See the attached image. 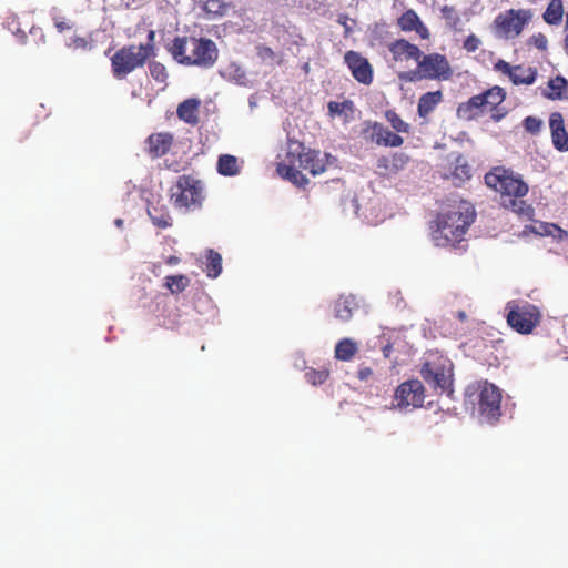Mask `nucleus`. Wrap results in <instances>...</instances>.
I'll list each match as a JSON object with an SVG mask.
<instances>
[{
  "mask_svg": "<svg viewBox=\"0 0 568 568\" xmlns=\"http://www.w3.org/2000/svg\"><path fill=\"white\" fill-rule=\"evenodd\" d=\"M151 77L159 83H165L169 77L164 64L158 61H153L149 64Z\"/></svg>",
  "mask_w": 568,
  "mask_h": 568,
  "instance_id": "nucleus-38",
  "label": "nucleus"
},
{
  "mask_svg": "<svg viewBox=\"0 0 568 568\" xmlns=\"http://www.w3.org/2000/svg\"><path fill=\"white\" fill-rule=\"evenodd\" d=\"M480 40L478 37H476L475 34H469L465 40H464V43H463V48L467 51V52H475L479 45H480Z\"/></svg>",
  "mask_w": 568,
  "mask_h": 568,
  "instance_id": "nucleus-43",
  "label": "nucleus"
},
{
  "mask_svg": "<svg viewBox=\"0 0 568 568\" xmlns=\"http://www.w3.org/2000/svg\"><path fill=\"white\" fill-rule=\"evenodd\" d=\"M523 126L526 132L530 134H538L542 128V121L537 116H526L523 121Z\"/></svg>",
  "mask_w": 568,
  "mask_h": 568,
  "instance_id": "nucleus-39",
  "label": "nucleus"
},
{
  "mask_svg": "<svg viewBox=\"0 0 568 568\" xmlns=\"http://www.w3.org/2000/svg\"><path fill=\"white\" fill-rule=\"evenodd\" d=\"M508 325L521 335H528L540 324L539 308L528 302L510 301L506 305Z\"/></svg>",
  "mask_w": 568,
  "mask_h": 568,
  "instance_id": "nucleus-10",
  "label": "nucleus"
},
{
  "mask_svg": "<svg viewBox=\"0 0 568 568\" xmlns=\"http://www.w3.org/2000/svg\"><path fill=\"white\" fill-rule=\"evenodd\" d=\"M174 141L173 134L169 132L153 133L146 139V152L152 159L165 155Z\"/></svg>",
  "mask_w": 568,
  "mask_h": 568,
  "instance_id": "nucleus-20",
  "label": "nucleus"
},
{
  "mask_svg": "<svg viewBox=\"0 0 568 568\" xmlns=\"http://www.w3.org/2000/svg\"><path fill=\"white\" fill-rule=\"evenodd\" d=\"M148 214L152 223L160 229H166L172 225L168 206L162 204L160 199L156 202L151 201L149 203Z\"/></svg>",
  "mask_w": 568,
  "mask_h": 568,
  "instance_id": "nucleus-23",
  "label": "nucleus"
},
{
  "mask_svg": "<svg viewBox=\"0 0 568 568\" xmlns=\"http://www.w3.org/2000/svg\"><path fill=\"white\" fill-rule=\"evenodd\" d=\"M564 16V6L561 0H550L546 11L542 14L544 20L548 24H559Z\"/></svg>",
  "mask_w": 568,
  "mask_h": 568,
  "instance_id": "nucleus-30",
  "label": "nucleus"
},
{
  "mask_svg": "<svg viewBox=\"0 0 568 568\" xmlns=\"http://www.w3.org/2000/svg\"><path fill=\"white\" fill-rule=\"evenodd\" d=\"M355 303L351 297H339L335 302V316L341 321H348L353 315Z\"/></svg>",
  "mask_w": 568,
  "mask_h": 568,
  "instance_id": "nucleus-33",
  "label": "nucleus"
},
{
  "mask_svg": "<svg viewBox=\"0 0 568 568\" xmlns=\"http://www.w3.org/2000/svg\"><path fill=\"white\" fill-rule=\"evenodd\" d=\"M165 263H166L168 265H171V266H172V265H176V264H179V263H180V257H178V256H175V255H171V256H169V257L165 260Z\"/></svg>",
  "mask_w": 568,
  "mask_h": 568,
  "instance_id": "nucleus-47",
  "label": "nucleus"
},
{
  "mask_svg": "<svg viewBox=\"0 0 568 568\" xmlns=\"http://www.w3.org/2000/svg\"><path fill=\"white\" fill-rule=\"evenodd\" d=\"M542 95L549 100H567L568 99V81L561 75H557L548 81V89Z\"/></svg>",
  "mask_w": 568,
  "mask_h": 568,
  "instance_id": "nucleus-24",
  "label": "nucleus"
},
{
  "mask_svg": "<svg viewBox=\"0 0 568 568\" xmlns=\"http://www.w3.org/2000/svg\"><path fill=\"white\" fill-rule=\"evenodd\" d=\"M442 98L443 94L440 91L424 93L418 100V115L422 118H426L429 113H432L435 110L436 105L442 101Z\"/></svg>",
  "mask_w": 568,
  "mask_h": 568,
  "instance_id": "nucleus-26",
  "label": "nucleus"
},
{
  "mask_svg": "<svg viewBox=\"0 0 568 568\" xmlns=\"http://www.w3.org/2000/svg\"><path fill=\"white\" fill-rule=\"evenodd\" d=\"M217 172L223 176H234L240 173L237 158L231 154H222L217 159Z\"/></svg>",
  "mask_w": 568,
  "mask_h": 568,
  "instance_id": "nucleus-28",
  "label": "nucleus"
},
{
  "mask_svg": "<svg viewBox=\"0 0 568 568\" xmlns=\"http://www.w3.org/2000/svg\"><path fill=\"white\" fill-rule=\"evenodd\" d=\"M201 9L205 12L207 18L214 19L226 13L227 3L222 0H204Z\"/></svg>",
  "mask_w": 568,
  "mask_h": 568,
  "instance_id": "nucleus-32",
  "label": "nucleus"
},
{
  "mask_svg": "<svg viewBox=\"0 0 568 568\" xmlns=\"http://www.w3.org/2000/svg\"><path fill=\"white\" fill-rule=\"evenodd\" d=\"M155 31L148 32V42L144 44L124 45L111 57L112 74L118 80L125 79L130 73L142 68L148 59L155 55Z\"/></svg>",
  "mask_w": 568,
  "mask_h": 568,
  "instance_id": "nucleus-5",
  "label": "nucleus"
},
{
  "mask_svg": "<svg viewBox=\"0 0 568 568\" xmlns=\"http://www.w3.org/2000/svg\"><path fill=\"white\" fill-rule=\"evenodd\" d=\"M287 163H278L276 171L285 180L290 181L298 187H304L308 184V179L297 169V161L295 160V152L290 150L286 154Z\"/></svg>",
  "mask_w": 568,
  "mask_h": 568,
  "instance_id": "nucleus-18",
  "label": "nucleus"
},
{
  "mask_svg": "<svg viewBox=\"0 0 568 568\" xmlns=\"http://www.w3.org/2000/svg\"><path fill=\"white\" fill-rule=\"evenodd\" d=\"M329 376V371L327 368L322 369H310L305 373V378L307 383L312 384L313 386L322 385L324 384Z\"/></svg>",
  "mask_w": 568,
  "mask_h": 568,
  "instance_id": "nucleus-35",
  "label": "nucleus"
},
{
  "mask_svg": "<svg viewBox=\"0 0 568 568\" xmlns=\"http://www.w3.org/2000/svg\"><path fill=\"white\" fill-rule=\"evenodd\" d=\"M358 352V345L351 338L341 339L335 346V358L343 362L351 361Z\"/></svg>",
  "mask_w": 568,
  "mask_h": 568,
  "instance_id": "nucleus-29",
  "label": "nucleus"
},
{
  "mask_svg": "<svg viewBox=\"0 0 568 568\" xmlns=\"http://www.w3.org/2000/svg\"><path fill=\"white\" fill-rule=\"evenodd\" d=\"M344 60L356 81L366 85L373 82V68L365 57L356 51H347Z\"/></svg>",
  "mask_w": 568,
  "mask_h": 568,
  "instance_id": "nucleus-16",
  "label": "nucleus"
},
{
  "mask_svg": "<svg viewBox=\"0 0 568 568\" xmlns=\"http://www.w3.org/2000/svg\"><path fill=\"white\" fill-rule=\"evenodd\" d=\"M485 183L500 194V203L505 209L521 216H532V206L524 200L529 187L519 174L497 166L486 173Z\"/></svg>",
  "mask_w": 568,
  "mask_h": 568,
  "instance_id": "nucleus-1",
  "label": "nucleus"
},
{
  "mask_svg": "<svg viewBox=\"0 0 568 568\" xmlns=\"http://www.w3.org/2000/svg\"><path fill=\"white\" fill-rule=\"evenodd\" d=\"M386 119L392 128L398 133H408L410 125L405 122L395 111H387Z\"/></svg>",
  "mask_w": 568,
  "mask_h": 568,
  "instance_id": "nucleus-36",
  "label": "nucleus"
},
{
  "mask_svg": "<svg viewBox=\"0 0 568 568\" xmlns=\"http://www.w3.org/2000/svg\"><path fill=\"white\" fill-rule=\"evenodd\" d=\"M494 69L509 78L514 85L535 83L538 71L534 67L525 68L520 64L510 65L507 61L499 59L494 64Z\"/></svg>",
  "mask_w": 568,
  "mask_h": 568,
  "instance_id": "nucleus-15",
  "label": "nucleus"
},
{
  "mask_svg": "<svg viewBox=\"0 0 568 568\" xmlns=\"http://www.w3.org/2000/svg\"><path fill=\"white\" fill-rule=\"evenodd\" d=\"M206 267L205 273L211 278H216L222 272V256L220 253L210 248L206 252Z\"/></svg>",
  "mask_w": 568,
  "mask_h": 568,
  "instance_id": "nucleus-31",
  "label": "nucleus"
},
{
  "mask_svg": "<svg viewBox=\"0 0 568 568\" xmlns=\"http://www.w3.org/2000/svg\"><path fill=\"white\" fill-rule=\"evenodd\" d=\"M200 101L196 99H187L179 104L178 116L185 123L195 125L199 122Z\"/></svg>",
  "mask_w": 568,
  "mask_h": 568,
  "instance_id": "nucleus-25",
  "label": "nucleus"
},
{
  "mask_svg": "<svg viewBox=\"0 0 568 568\" xmlns=\"http://www.w3.org/2000/svg\"><path fill=\"white\" fill-rule=\"evenodd\" d=\"M475 216V210L469 202H455L437 215L436 227L432 232L433 241L437 246H455L464 240Z\"/></svg>",
  "mask_w": 568,
  "mask_h": 568,
  "instance_id": "nucleus-2",
  "label": "nucleus"
},
{
  "mask_svg": "<svg viewBox=\"0 0 568 568\" xmlns=\"http://www.w3.org/2000/svg\"><path fill=\"white\" fill-rule=\"evenodd\" d=\"M456 317L460 321V322H465L467 320V314L465 311H458L456 313Z\"/></svg>",
  "mask_w": 568,
  "mask_h": 568,
  "instance_id": "nucleus-48",
  "label": "nucleus"
},
{
  "mask_svg": "<svg viewBox=\"0 0 568 568\" xmlns=\"http://www.w3.org/2000/svg\"><path fill=\"white\" fill-rule=\"evenodd\" d=\"M388 51L392 55L393 64L399 67H408L410 63L417 64L423 57V51L404 38L390 42Z\"/></svg>",
  "mask_w": 568,
  "mask_h": 568,
  "instance_id": "nucleus-14",
  "label": "nucleus"
},
{
  "mask_svg": "<svg viewBox=\"0 0 568 568\" xmlns=\"http://www.w3.org/2000/svg\"><path fill=\"white\" fill-rule=\"evenodd\" d=\"M115 225H116L118 227H121V226L123 225V220H121V219H116V220H115Z\"/></svg>",
  "mask_w": 568,
  "mask_h": 568,
  "instance_id": "nucleus-49",
  "label": "nucleus"
},
{
  "mask_svg": "<svg viewBox=\"0 0 568 568\" xmlns=\"http://www.w3.org/2000/svg\"><path fill=\"white\" fill-rule=\"evenodd\" d=\"M409 162V156L403 152H395L390 156L377 159L376 166L386 173H396L403 170Z\"/></svg>",
  "mask_w": 568,
  "mask_h": 568,
  "instance_id": "nucleus-22",
  "label": "nucleus"
},
{
  "mask_svg": "<svg viewBox=\"0 0 568 568\" xmlns=\"http://www.w3.org/2000/svg\"><path fill=\"white\" fill-rule=\"evenodd\" d=\"M452 178L455 185L459 186L465 181L471 178V168L463 155L455 159L452 170Z\"/></svg>",
  "mask_w": 568,
  "mask_h": 568,
  "instance_id": "nucleus-27",
  "label": "nucleus"
},
{
  "mask_svg": "<svg viewBox=\"0 0 568 568\" xmlns=\"http://www.w3.org/2000/svg\"><path fill=\"white\" fill-rule=\"evenodd\" d=\"M425 387L419 379L400 383L393 396V406L399 410H413L424 405Z\"/></svg>",
  "mask_w": 568,
  "mask_h": 568,
  "instance_id": "nucleus-12",
  "label": "nucleus"
},
{
  "mask_svg": "<svg viewBox=\"0 0 568 568\" xmlns=\"http://www.w3.org/2000/svg\"><path fill=\"white\" fill-rule=\"evenodd\" d=\"M170 199L176 209H200L204 201L203 184L193 175H180L170 190Z\"/></svg>",
  "mask_w": 568,
  "mask_h": 568,
  "instance_id": "nucleus-8",
  "label": "nucleus"
},
{
  "mask_svg": "<svg viewBox=\"0 0 568 568\" xmlns=\"http://www.w3.org/2000/svg\"><path fill=\"white\" fill-rule=\"evenodd\" d=\"M256 54L262 61H274L276 58L273 49L264 44L256 47Z\"/></svg>",
  "mask_w": 568,
  "mask_h": 568,
  "instance_id": "nucleus-41",
  "label": "nucleus"
},
{
  "mask_svg": "<svg viewBox=\"0 0 568 568\" xmlns=\"http://www.w3.org/2000/svg\"><path fill=\"white\" fill-rule=\"evenodd\" d=\"M466 397L471 403L477 400L479 413L487 419H497L500 416V389L488 382H475L466 388Z\"/></svg>",
  "mask_w": 568,
  "mask_h": 568,
  "instance_id": "nucleus-9",
  "label": "nucleus"
},
{
  "mask_svg": "<svg viewBox=\"0 0 568 568\" xmlns=\"http://www.w3.org/2000/svg\"><path fill=\"white\" fill-rule=\"evenodd\" d=\"M398 28L404 32L415 31L422 39H429V30L413 9H407L397 19Z\"/></svg>",
  "mask_w": 568,
  "mask_h": 568,
  "instance_id": "nucleus-21",
  "label": "nucleus"
},
{
  "mask_svg": "<svg viewBox=\"0 0 568 568\" xmlns=\"http://www.w3.org/2000/svg\"><path fill=\"white\" fill-rule=\"evenodd\" d=\"M453 362L439 351H429L425 354L419 368L422 378L434 389L452 392Z\"/></svg>",
  "mask_w": 568,
  "mask_h": 568,
  "instance_id": "nucleus-6",
  "label": "nucleus"
},
{
  "mask_svg": "<svg viewBox=\"0 0 568 568\" xmlns=\"http://www.w3.org/2000/svg\"><path fill=\"white\" fill-rule=\"evenodd\" d=\"M531 18L532 13L528 9H509L495 18L494 28L498 36L514 39L523 32Z\"/></svg>",
  "mask_w": 568,
  "mask_h": 568,
  "instance_id": "nucleus-11",
  "label": "nucleus"
},
{
  "mask_svg": "<svg viewBox=\"0 0 568 568\" xmlns=\"http://www.w3.org/2000/svg\"><path fill=\"white\" fill-rule=\"evenodd\" d=\"M374 375V372L371 367L368 366H359L358 371H357V377L358 379L363 381V382H368L369 379H372Z\"/></svg>",
  "mask_w": 568,
  "mask_h": 568,
  "instance_id": "nucleus-46",
  "label": "nucleus"
},
{
  "mask_svg": "<svg viewBox=\"0 0 568 568\" xmlns=\"http://www.w3.org/2000/svg\"><path fill=\"white\" fill-rule=\"evenodd\" d=\"M168 51L178 63L201 69L212 68L219 58L213 40L192 36L175 37Z\"/></svg>",
  "mask_w": 568,
  "mask_h": 568,
  "instance_id": "nucleus-3",
  "label": "nucleus"
},
{
  "mask_svg": "<svg viewBox=\"0 0 568 568\" xmlns=\"http://www.w3.org/2000/svg\"><path fill=\"white\" fill-rule=\"evenodd\" d=\"M505 99L506 91L499 85H494L460 103L457 106V116L465 121H473L487 112L494 122H499L508 113L501 105Z\"/></svg>",
  "mask_w": 568,
  "mask_h": 568,
  "instance_id": "nucleus-4",
  "label": "nucleus"
},
{
  "mask_svg": "<svg viewBox=\"0 0 568 568\" xmlns=\"http://www.w3.org/2000/svg\"><path fill=\"white\" fill-rule=\"evenodd\" d=\"M448 60L440 53L425 54L419 59L417 68L398 72V79L404 82H417L427 80H447L452 77Z\"/></svg>",
  "mask_w": 568,
  "mask_h": 568,
  "instance_id": "nucleus-7",
  "label": "nucleus"
},
{
  "mask_svg": "<svg viewBox=\"0 0 568 568\" xmlns=\"http://www.w3.org/2000/svg\"><path fill=\"white\" fill-rule=\"evenodd\" d=\"M190 285V278L183 274L170 275L165 277V287L172 294H179L183 292Z\"/></svg>",
  "mask_w": 568,
  "mask_h": 568,
  "instance_id": "nucleus-34",
  "label": "nucleus"
},
{
  "mask_svg": "<svg viewBox=\"0 0 568 568\" xmlns=\"http://www.w3.org/2000/svg\"><path fill=\"white\" fill-rule=\"evenodd\" d=\"M551 142L559 152L568 151V133L565 128L564 116L560 112H552L549 118Z\"/></svg>",
  "mask_w": 568,
  "mask_h": 568,
  "instance_id": "nucleus-19",
  "label": "nucleus"
},
{
  "mask_svg": "<svg viewBox=\"0 0 568 568\" xmlns=\"http://www.w3.org/2000/svg\"><path fill=\"white\" fill-rule=\"evenodd\" d=\"M528 43L544 51L548 47V39L544 33H537L529 38Z\"/></svg>",
  "mask_w": 568,
  "mask_h": 568,
  "instance_id": "nucleus-42",
  "label": "nucleus"
},
{
  "mask_svg": "<svg viewBox=\"0 0 568 568\" xmlns=\"http://www.w3.org/2000/svg\"><path fill=\"white\" fill-rule=\"evenodd\" d=\"M364 133H369V141L382 146L398 148L404 143V139L385 128L379 122L368 123L367 128L364 129Z\"/></svg>",
  "mask_w": 568,
  "mask_h": 568,
  "instance_id": "nucleus-17",
  "label": "nucleus"
},
{
  "mask_svg": "<svg viewBox=\"0 0 568 568\" xmlns=\"http://www.w3.org/2000/svg\"><path fill=\"white\" fill-rule=\"evenodd\" d=\"M293 151L295 152L297 166L308 171L314 176L324 173L336 160L329 153L306 149L303 144H297Z\"/></svg>",
  "mask_w": 568,
  "mask_h": 568,
  "instance_id": "nucleus-13",
  "label": "nucleus"
},
{
  "mask_svg": "<svg viewBox=\"0 0 568 568\" xmlns=\"http://www.w3.org/2000/svg\"><path fill=\"white\" fill-rule=\"evenodd\" d=\"M440 12L443 19H445L446 23L450 28L456 29L458 27V24L460 23V17L453 6H444L440 9Z\"/></svg>",
  "mask_w": 568,
  "mask_h": 568,
  "instance_id": "nucleus-37",
  "label": "nucleus"
},
{
  "mask_svg": "<svg viewBox=\"0 0 568 568\" xmlns=\"http://www.w3.org/2000/svg\"><path fill=\"white\" fill-rule=\"evenodd\" d=\"M53 21L54 27L58 29L59 32H64L72 28V23L62 17H54Z\"/></svg>",
  "mask_w": 568,
  "mask_h": 568,
  "instance_id": "nucleus-45",
  "label": "nucleus"
},
{
  "mask_svg": "<svg viewBox=\"0 0 568 568\" xmlns=\"http://www.w3.org/2000/svg\"><path fill=\"white\" fill-rule=\"evenodd\" d=\"M352 101H344V102H336V101H331L328 102L327 104V108H328V112L329 114L332 115H335V114H342L345 109H351L352 106Z\"/></svg>",
  "mask_w": 568,
  "mask_h": 568,
  "instance_id": "nucleus-40",
  "label": "nucleus"
},
{
  "mask_svg": "<svg viewBox=\"0 0 568 568\" xmlns=\"http://www.w3.org/2000/svg\"><path fill=\"white\" fill-rule=\"evenodd\" d=\"M89 45V41L84 37L74 36L70 39V42L68 43L69 48L72 49H87Z\"/></svg>",
  "mask_w": 568,
  "mask_h": 568,
  "instance_id": "nucleus-44",
  "label": "nucleus"
}]
</instances>
